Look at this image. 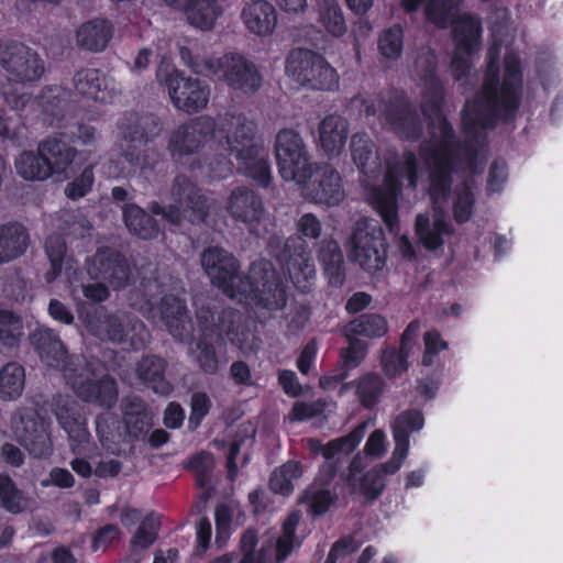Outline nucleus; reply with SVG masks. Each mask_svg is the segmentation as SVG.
I'll use <instances>...</instances> for the list:
<instances>
[{"instance_id":"37","label":"nucleus","mask_w":563,"mask_h":563,"mask_svg":"<svg viewBox=\"0 0 563 563\" xmlns=\"http://www.w3.org/2000/svg\"><path fill=\"white\" fill-rule=\"evenodd\" d=\"M241 16L246 29L258 36L272 34L277 24L276 10L265 0H257L245 5Z\"/></svg>"},{"instance_id":"39","label":"nucleus","mask_w":563,"mask_h":563,"mask_svg":"<svg viewBox=\"0 0 563 563\" xmlns=\"http://www.w3.org/2000/svg\"><path fill=\"white\" fill-rule=\"evenodd\" d=\"M30 243L24 225L9 222L0 225V264L9 263L22 256Z\"/></svg>"},{"instance_id":"56","label":"nucleus","mask_w":563,"mask_h":563,"mask_svg":"<svg viewBox=\"0 0 563 563\" xmlns=\"http://www.w3.org/2000/svg\"><path fill=\"white\" fill-rule=\"evenodd\" d=\"M15 169L26 180H45L51 176L49 168L40 153L23 152L15 161Z\"/></svg>"},{"instance_id":"43","label":"nucleus","mask_w":563,"mask_h":563,"mask_svg":"<svg viewBox=\"0 0 563 563\" xmlns=\"http://www.w3.org/2000/svg\"><path fill=\"white\" fill-rule=\"evenodd\" d=\"M122 216L125 227L133 235L143 240H152L158 235L159 229L156 220L137 205L126 203L123 206Z\"/></svg>"},{"instance_id":"38","label":"nucleus","mask_w":563,"mask_h":563,"mask_svg":"<svg viewBox=\"0 0 563 563\" xmlns=\"http://www.w3.org/2000/svg\"><path fill=\"white\" fill-rule=\"evenodd\" d=\"M37 151L47 164L51 176L66 173L76 156V150L57 136H51L42 141Z\"/></svg>"},{"instance_id":"20","label":"nucleus","mask_w":563,"mask_h":563,"mask_svg":"<svg viewBox=\"0 0 563 563\" xmlns=\"http://www.w3.org/2000/svg\"><path fill=\"white\" fill-rule=\"evenodd\" d=\"M303 180H294L302 189L307 199L320 205L338 206L344 199L342 179L339 172L329 164H314L306 169Z\"/></svg>"},{"instance_id":"63","label":"nucleus","mask_w":563,"mask_h":563,"mask_svg":"<svg viewBox=\"0 0 563 563\" xmlns=\"http://www.w3.org/2000/svg\"><path fill=\"white\" fill-rule=\"evenodd\" d=\"M380 364L385 375L395 378L408 369V361L397 352L396 347L386 346L382 350Z\"/></svg>"},{"instance_id":"5","label":"nucleus","mask_w":563,"mask_h":563,"mask_svg":"<svg viewBox=\"0 0 563 563\" xmlns=\"http://www.w3.org/2000/svg\"><path fill=\"white\" fill-rule=\"evenodd\" d=\"M232 299L272 314L283 310L288 302L287 279L271 261L258 258L251 264L247 276Z\"/></svg>"},{"instance_id":"51","label":"nucleus","mask_w":563,"mask_h":563,"mask_svg":"<svg viewBox=\"0 0 563 563\" xmlns=\"http://www.w3.org/2000/svg\"><path fill=\"white\" fill-rule=\"evenodd\" d=\"M474 179L467 177L461 183L456 184L452 195V212L453 218L457 223L467 222L472 214L475 205L474 196Z\"/></svg>"},{"instance_id":"53","label":"nucleus","mask_w":563,"mask_h":563,"mask_svg":"<svg viewBox=\"0 0 563 563\" xmlns=\"http://www.w3.org/2000/svg\"><path fill=\"white\" fill-rule=\"evenodd\" d=\"M355 387L356 396L365 408H373L385 390V382L380 375L367 373L358 379L344 385V388Z\"/></svg>"},{"instance_id":"2","label":"nucleus","mask_w":563,"mask_h":563,"mask_svg":"<svg viewBox=\"0 0 563 563\" xmlns=\"http://www.w3.org/2000/svg\"><path fill=\"white\" fill-rule=\"evenodd\" d=\"M257 125L242 113H227L218 123L200 117L178 126L169 136L167 148L175 161L196 153L212 135L236 159L241 174L266 188L272 169Z\"/></svg>"},{"instance_id":"54","label":"nucleus","mask_w":563,"mask_h":563,"mask_svg":"<svg viewBox=\"0 0 563 563\" xmlns=\"http://www.w3.org/2000/svg\"><path fill=\"white\" fill-rule=\"evenodd\" d=\"M345 335L354 334L367 338H382L388 331L387 320L377 313H364L345 325Z\"/></svg>"},{"instance_id":"21","label":"nucleus","mask_w":563,"mask_h":563,"mask_svg":"<svg viewBox=\"0 0 563 563\" xmlns=\"http://www.w3.org/2000/svg\"><path fill=\"white\" fill-rule=\"evenodd\" d=\"M212 77L225 82L231 89L245 95L256 92L262 76L256 65L240 54H225L213 62Z\"/></svg>"},{"instance_id":"27","label":"nucleus","mask_w":563,"mask_h":563,"mask_svg":"<svg viewBox=\"0 0 563 563\" xmlns=\"http://www.w3.org/2000/svg\"><path fill=\"white\" fill-rule=\"evenodd\" d=\"M120 408L128 443L145 441L153 427V415L145 401L139 396H125Z\"/></svg>"},{"instance_id":"1","label":"nucleus","mask_w":563,"mask_h":563,"mask_svg":"<svg viewBox=\"0 0 563 563\" xmlns=\"http://www.w3.org/2000/svg\"><path fill=\"white\" fill-rule=\"evenodd\" d=\"M500 45L494 43L487 52V67L483 86L474 100H466L462 111V128L465 134L464 150H439L444 144L445 125L438 126L431 145H420V155L428 166V192L433 212L419 213L415 230L420 243L429 251L441 247L444 238L453 230L446 221L444 205L448 203L454 175L461 167L472 174L482 172L478 166L479 153L486 139V130L493 129L498 120L514 118L521 100L522 76L519 59L514 55L505 57V75L499 80Z\"/></svg>"},{"instance_id":"16","label":"nucleus","mask_w":563,"mask_h":563,"mask_svg":"<svg viewBox=\"0 0 563 563\" xmlns=\"http://www.w3.org/2000/svg\"><path fill=\"white\" fill-rule=\"evenodd\" d=\"M11 427L16 441L36 459H45L53 453L49 421L32 408H19L11 418Z\"/></svg>"},{"instance_id":"18","label":"nucleus","mask_w":563,"mask_h":563,"mask_svg":"<svg viewBox=\"0 0 563 563\" xmlns=\"http://www.w3.org/2000/svg\"><path fill=\"white\" fill-rule=\"evenodd\" d=\"M87 273L93 280H101L113 290L135 285V267L118 250L100 247L86 261Z\"/></svg>"},{"instance_id":"10","label":"nucleus","mask_w":563,"mask_h":563,"mask_svg":"<svg viewBox=\"0 0 563 563\" xmlns=\"http://www.w3.org/2000/svg\"><path fill=\"white\" fill-rule=\"evenodd\" d=\"M173 203L163 206L157 201L150 203V210L178 227L183 220L191 223L203 222L209 213L207 198L197 184L184 174L177 175L170 186Z\"/></svg>"},{"instance_id":"52","label":"nucleus","mask_w":563,"mask_h":563,"mask_svg":"<svg viewBox=\"0 0 563 563\" xmlns=\"http://www.w3.org/2000/svg\"><path fill=\"white\" fill-rule=\"evenodd\" d=\"M349 342V346L341 352V358L344 368L340 371L339 374L333 375L332 377H324L320 379L321 386H327L330 380H334L335 383H340L345 379L349 375L347 368H354L361 364V362L365 358L367 353V344L366 342L357 339L354 334L345 335Z\"/></svg>"},{"instance_id":"49","label":"nucleus","mask_w":563,"mask_h":563,"mask_svg":"<svg viewBox=\"0 0 563 563\" xmlns=\"http://www.w3.org/2000/svg\"><path fill=\"white\" fill-rule=\"evenodd\" d=\"M122 157L132 170L144 174L152 172L157 165L159 152L151 143L147 145L131 144L122 148Z\"/></svg>"},{"instance_id":"42","label":"nucleus","mask_w":563,"mask_h":563,"mask_svg":"<svg viewBox=\"0 0 563 563\" xmlns=\"http://www.w3.org/2000/svg\"><path fill=\"white\" fill-rule=\"evenodd\" d=\"M318 258L323 266L329 283L333 286L343 285L345 279L344 257L339 243L333 239H324L320 243Z\"/></svg>"},{"instance_id":"11","label":"nucleus","mask_w":563,"mask_h":563,"mask_svg":"<svg viewBox=\"0 0 563 563\" xmlns=\"http://www.w3.org/2000/svg\"><path fill=\"white\" fill-rule=\"evenodd\" d=\"M86 324L96 338L112 343L129 342L133 350L144 349L151 340L144 322L128 312L109 313L99 309L92 316H87Z\"/></svg>"},{"instance_id":"64","label":"nucleus","mask_w":563,"mask_h":563,"mask_svg":"<svg viewBox=\"0 0 563 563\" xmlns=\"http://www.w3.org/2000/svg\"><path fill=\"white\" fill-rule=\"evenodd\" d=\"M63 229L75 238H84L91 229L88 218L80 211H65L60 217Z\"/></svg>"},{"instance_id":"4","label":"nucleus","mask_w":563,"mask_h":563,"mask_svg":"<svg viewBox=\"0 0 563 563\" xmlns=\"http://www.w3.org/2000/svg\"><path fill=\"white\" fill-rule=\"evenodd\" d=\"M460 0H428L427 18L439 27L453 25V38L456 51L451 62V71L455 80H462L471 70L470 55L479 45L482 26L477 18L456 14Z\"/></svg>"},{"instance_id":"30","label":"nucleus","mask_w":563,"mask_h":563,"mask_svg":"<svg viewBox=\"0 0 563 563\" xmlns=\"http://www.w3.org/2000/svg\"><path fill=\"white\" fill-rule=\"evenodd\" d=\"M40 358L47 366L63 368L65 376L71 373L74 364L67 362L68 353L58 334L52 329H36L30 336Z\"/></svg>"},{"instance_id":"28","label":"nucleus","mask_w":563,"mask_h":563,"mask_svg":"<svg viewBox=\"0 0 563 563\" xmlns=\"http://www.w3.org/2000/svg\"><path fill=\"white\" fill-rule=\"evenodd\" d=\"M158 313L173 338L180 342H192L194 324L184 300L173 295L163 296Z\"/></svg>"},{"instance_id":"55","label":"nucleus","mask_w":563,"mask_h":563,"mask_svg":"<svg viewBox=\"0 0 563 563\" xmlns=\"http://www.w3.org/2000/svg\"><path fill=\"white\" fill-rule=\"evenodd\" d=\"M0 507L13 515L30 508V499L7 474H0Z\"/></svg>"},{"instance_id":"40","label":"nucleus","mask_w":563,"mask_h":563,"mask_svg":"<svg viewBox=\"0 0 563 563\" xmlns=\"http://www.w3.org/2000/svg\"><path fill=\"white\" fill-rule=\"evenodd\" d=\"M385 463L376 465L364 474L352 477L347 482L351 494H356L364 498V505H371L383 494L386 483L384 476L393 475L384 468Z\"/></svg>"},{"instance_id":"48","label":"nucleus","mask_w":563,"mask_h":563,"mask_svg":"<svg viewBox=\"0 0 563 563\" xmlns=\"http://www.w3.org/2000/svg\"><path fill=\"white\" fill-rule=\"evenodd\" d=\"M56 419L70 440L71 451H76L78 446L87 443L90 439V433L86 427V421L79 415L70 412L64 406H56L54 409Z\"/></svg>"},{"instance_id":"58","label":"nucleus","mask_w":563,"mask_h":563,"mask_svg":"<svg viewBox=\"0 0 563 563\" xmlns=\"http://www.w3.org/2000/svg\"><path fill=\"white\" fill-rule=\"evenodd\" d=\"M301 476V465L296 461H288L276 468L269 477V487L273 492L288 495L292 492V481Z\"/></svg>"},{"instance_id":"61","label":"nucleus","mask_w":563,"mask_h":563,"mask_svg":"<svg viewBox=\"0 0 563 563\" xmlns=\"http://www.w3.org/2000/svg\"><path fill=\"white\" fill-rule=\"evenodd\" d=\"M336 496L330 489L310 487L308 488L300 501L307 504L308 510L314 515L320 516L328 511L330 506L334 503Z\"/></svg>"},{"instance_id":"6","label":"nucleus","mask_w":563,"mask_h":563,"mask_svg":"<svg viewBox=\"0 0 563 563\" xmlns=\"http://www.w3.org/2000/svg\"><path fill=\"white\" fill-rule=\"evenodd\" d=\"M351 107L367 117L379 114L404 140L418 139L422 132L420 115L402 91L385 90L374 97L357 95L351 99Z\"/></svg>"},{"instance_id":"8","label":"nucleus","mask_w":563,"mask_h":563,"mask_svg":"<svg viewBox=\"0 0 563 563\" xmlns=\"http://www.w3.org/2000/svg\"><path fill=\"white\" fill-rule=\"evenodd\" d=\"M418 173L416 155L405 152L400 157L387 162L383 185L371 190L369 200L390 232L398 229V195L402 180H407V187L416 189Z\"/></svg>"},{"instance_id":"36","label":"nucleus","mask_w":563,"mask_h":563,"mask_svg":"<svg viewBox=\"0 0 563 563\" xmlns=\"http://www.w3.org/2000/svg\"><path fill=\"white\" fill-rule=\"evenodd\" d=\"M319 141L322 150L330 157L339 156L345 146L350 125L340 114H329L319 124Z\"/></svg>"},{"instance_id":"45","label":"nucleus","mask_w":563,"mask_h":563,"mask_svg":"<svg viewBox=\"0 0 563 563\" xmlns=\"http://www.w3.org/2000/svg\"><path fill=\"white\" fill-rule=\"evenodd\" d=\"M45 253L51 263V269L45 274L47 283L55 282L62 272L73 268V257L67 255V245L63 235L51 234L45 241Z\"/></svg>"},{"instance_id":"29","label":"nucleus","mask_w":563,"mask_h":563,"mask_svg":"<svg viewBox=\"0 0 563 563\" xmlns=\"http://www.w3.org/2000/svg\"><path fill=\"white\" fill-rule=\"evenodd\" d=\"M300 515L296 511L289 514L283 525V534L278 538L275 550L272 544L262 545L258 551L244 554L241 563H278L284 561L292 550L296 527Z\"/></svg>"},{"instance_id":"57","label":"nucleus","mask_w":563,"mask_h":563,"mask_svg":"<svg viewBox=\"0 0 563 563\" xmlns=\"http://www.w3.org/2000/svg\"><path fill=\"white\" fill-rule=\"evenodd\" d=\"M209 339L200 334L195 349L191 350V355L205 374L214 375L222 366V362L216 352L213 343L208 341Z\"/></svg>"},{"instance_id":"14","label":"nucleus","mask_w":563,"mask_h":563,"mask_svg":"<svg viewBox=\"0 0 563 563\" xmlns=\"http://www.w3.org/2000/svg\"><path fill=\"white\" fill-rule=\"evenodd\" d=\"M286 71L301 86L316 90H333L339 84L336 70L320 54L306 48L290 52Z\"/></svg>"},{"instance_id":"12","label":"nucleus","mask_w":563,"mask_h":563,"mask_svg":"<svg viewBox=\"0 0 563 563\" xmlns=\"http://www.w3.org/2000/svg\"><path fill=\"white\" fill-rule=\"evenodd\" d=\"M101 366L98 360L77 358L76 367H80L81 373L77 374L75 368L71 373L67 374V380L77 397L82 401L111 409L118 400L117 382L108 375L97 380L90 378V376L98 375Z\"/></svg>"},{"instance_id":"46","label":"nucleus","mask_w":563,"mask_h":563,"mask_svg":"<svg viewBox=\"0 0 563 563\" xmlns=\"http://www.w3.org/2000/svg\"><path fill=\"white\" fill-rule=\"evenodd\" d=\"M96 432L102 446L111 453H117L122 443H128L124 429L113 413H101L96 418Z\"/></svg>"},{"instance_id":"47","label":"nucleus","mask_w":563,"mask_h":563,"mask_svg":"<svg viewBox=\"0 0 563 563\" xmlns=\"http://www.w3.org/2000/svg\"><path fill=\"white\" fill-rule=\"evenodd\" d=\"M25 371L16 362H9L0 368V399L14 401L24 390Z\"/></svg>"},{"instance_id":"9","label":"nucleus","mask_w":563,"mask_h":563,"mask_svg":"<svg viewBox=\"0 0 563 563\" xmlns=\"http://www.w3.org/2000/svg\"><path fill=\"white\" fill-rule=\"evenodd\" d=\"M196 319L199 331L205 338L216 336L218 340L227 338L244 354L260 347V340L250 331L246 318L238 309L199 306L196 310Z\"/></svg>"},{"instance_id":"32","label":"nucleus","mask_w":563,"mask_h":563,"mask_svg":"<svg viewBox=\"0 0 563 563\" xmlns=\"http://www.w3.org/2000/svg\"><path fill=\"white\" fill-rule=\"evenodd\" d=\"M350 147L352 159L364 177L362 183L368 186L383 170L375 144L366 133H355L351 137Z\"/></svg>"},{"instance_id":"26","label":"nucleus","mask_w":563,"mask_h":563,"mask_svg":"<svg viewBox=\"0 0 563 563\" xmlns=\"http://www.w3.org/2000/svg\"><path fill=\"white\" fill-rule=\"evenodd\" d=\"M424 426V418L419 410H405L391 423L395 448L391 457L385 462L387 473H397L409 452V434L418 432Z\"/></svg>"},{"instance_id":"31","label":"nucleus","mask_w":563,"mask_h":563,"mask_svg":"<svg viewBox=\"0 0 563 563\" xmlns=\"http://www.w3.org/2000/svg\"><path fill=\"white\" fill-rule=\"evenodd\" d=\"M164 3L177 11L184 12L190 25L202 31L214 27L222 8L219 0H163Z\"/></svg>"},{"instance_id":"3","label":"nucleus","mask_w":563,"mask_h":563,"mask_svg":"<svg viewBox=\"0 0 563 563\" xmlns=\"http://www.w3.org/2000/svg\"><path fill=\"white\" fill-rule=\"evenodd\" d=\"M0 95L14 110H22L31 101L23 88L38 82L46 74V62L33 47L16 40L0 41Z\"/></svg>"},{"instance_id":"23","label":"nucleus","mask_w":563,"mask_h":563,"mask_svg":"<svg viewBox=\"0 0 563 563\" xmlns=\"http://www.w3.org/2000/svg\"><path fill=\"white\" fill-rule=\"evenodd\" d=\"M165 85L174 107L180 111L198 112L209 101L208 85L197 78L186 77L178 70H173L166 76Z\"/></svg>"},{"instance_id":"25","label":"nucleus","mask_w":563,"mask_h":563,"mask_svg":"<svg viewBox=\"0 0 563 563\" xmlns=\"http://www.w3.org/2000/svg\"><path fill=\"white\" fill-rule=\"evenodd\" d=\"M76 92L96 102H111L122 91L113 76L97 68H80L73 76Z\"/></svg>"},{"instance_id":"44","label":"nucleus","mask_w":563,"mask_h":563,"mask_svg":"<svg viewBox=\"0 0 563 563\" xmlns=\"http://www.w3.org/2000/svg\"><path fill=\"white\" fill-rule=\"evenodd\" d=\"M318 23L333 37H342L347 25L342 7L336 0H317L313 7Z\"/></svg>"},{"instance_id":"33","label":"nucleus","mask_w":563,"mask_h":563,"mask_svg":"<svg viewBox=\"0 0 563 563\" xmlns=\"http://www.w3.org/2000/svg\"><path fill=\"white\" fill-rule=\"evenodd\" d=\"M162 130L161 122L157 117L145 113L139 114L125 113L120 122V131L122 133L125 145L143 144L147 145L159 134Z\"/></svg>"},{"instance_id":"22","label":"nucleus","mask_w":563,"mask_h":563,"mask_svg":"<svg viewBox=\"0 0 563 563\" xmlns=\"http://www.w3.org/2000/svg\"><path fill=\"white\" fill-rule=\"evenodd\" d=\"M230 217L243 223L251 234L261 235L262 227L268 219V211L262 197L251 188H234L225 207Z\"/></svg>"},{"instance_id":"59","label":"nucleus","mask_w":563,"mask_h":563,"mask_svg":"<svg viewBox=\"0 0 563 563\" xmlns=\"http://www.w3.org/2000/svg\"><path fill=\"white\" fill-rule=\"evenodd\" d=\"M404 46V32L399 25L384 30L378 37V52L386 60H396L401 56Z\"/></svg>"},{"instance_id":"13","label":"nucleus","mask_w":563,"mask_h":563,"mask_svg":"<svg viewBox=\"0 0 563 563\" xmlns=\"http://www.w3.org/2000/svg\"><path fill=\"white\" fill-rule=\"evenodd\" d=\"M351 258L368 273L380 271L387 258L385 236L379 223L374 219L362 218L353 227Z\"/></svg>"},{"instance_id":"7","label":"nucleus","mask_w":563,"mask_h":563,"mask_svg":"<svg viewBox=\"0 0 563 563\" xmlns=\"http://www.w3.org/2000/svg\"><path fill=\"white\" fill-rule=\"evenodd\" d=\"M435 70V55L429 49L422 51L416 59V71L423 85L421 110L429 121V139L421 143V145H431L434 139L433 134H437L435 130L443 123L448 131L443 133L444 144L439 145V150H464L465 142L461 143L456 139L452 125L441 112L444 90Z\"/></svg>"},{"instance_id":"34","label":"nucleus","mask_w":563,"mask_h":563,"mask_svg":"<svg viewBox=\"0 0 563 563\" xmlns=\"http://www.w3.org/2000/svg\"><path fill=\"white\" fill-rule=\"evenodd\" d=\"M167 361L159 355H143L135 363V375L137 379L155 394L168 396L173 391V385L166 379L165 372Z\"/></svg>"},{"instance_id":"41","label":"nucleus","mask_w":563,"mask_h":563,"mask_svg":"<svg viewBox=\"0 0 563 563\" xmlns=\"http://www.w3.org/2000/svg\"><path fill=\"white\" fill-rule=\"evenodd\" d=\"M112 36V26L106 20L95 19L82 23L76 32V44L90 52L103 51Z\"/></svg>"},{"instance_id":"35","label":"nucleus","mask_w":563,"mask_h":563,"mask_svg":"<svg viewBox=\"0 0 563 563\" xmlns=\"http://www.w3.org/2000/svg\"><path fill=\"white\" fill-rule=\"evenodd\" d=\"M43 120L48 125L62 126L69 108V92L57 85L42 88L36 97Z\"/></svg>"},{"instance_id":"24","label":"nucleus","mask_w":563,"mask_h":563,"mask_svg":"<svg viewBox=\"0 0 563 563\" xmlns=\"http://www.w3.org/2000/svg\"><path fill=\"white\" fill-rule=\"evenodd\" d=\"M369 421H363L358 423L349 434L333 439L325 445L316 443L317 446H312L313 451H320L324 457V463L320 468V476L324 483L331 482L334 476L343 466V459L341 454L352 453L356 446L363 440L366 430L369 426Z\"/></svg>"},{"instance_id":"17","label":"nucleus","mask_w":563,"mask_h":563,"mask_svg":"<svg viewBox=\"0 0 563 563\" xmlns=\"http://www.w3.org/2000/svg\"><path fill=\"white\" fill-rule=\"evenodd\" d=\"M274 150L280 177L286 181L303 180L312 162L300 133L291 128L282 129L276 134Z\"/></svg>"},{"instance_id":"15","label":"nucleus","mask_w":563,"mask_h":563,"mask_svg":"<svg viewBox=\"0 0 563 563\" xmlns=\"http://www.w3.org/2000/svg\"><path fill=\"white\" fill-rule=\"evenodd\" d=\"M267 251L283 267L296 285L309 283L316 276L314 265L307 250L306 241L298 235L284 238L277 234L269 236Z\"/></svg>"},{"instance_id":"19","label":"nucleus","mask_w":563,"mask_h":563,"mask_svg":"<svg viewBox=\"0 0 563 563\" xmlns=\"http://www.w3.org/2000/svg\"><path fill=\"white\" fill-rule=\"evenodd\" d=\"M200 263L214 286L231 299L236 296L246 276L241 273L239 261L232 253L220 246H209L202 251Z\"/></svg>"},{"instance_id":"62","label":"nucleus","mask_w":563,"mask_h":563,"mask_svg":"<svg viewBox=\"0 0 563 563\" xmlns=\"http://www.w3.org/2000/svg\"><path fill=\"white\" fill-rule=\"evenodd\" d=\"M159 527L157 518L153 515L146 516L132 538V548L147 549L156 541Z\"/></svg>"},{"instance_id":"60","label":"nucleus","mask_w":563,"mask_h":563,"mask_svg":"<svg viewBox=\"0 0 563 563\" xmlns=\"http://www.w3.org/2000/svg\"><path fill=\"white\" fill-rule=\"evenodd\" d=\"M136 276L140 277V283L135 285V291L144 298L146 305H152V301L164 291L156 268L148 265L141 271L135 269Z\"/></svg>"},{"instance_id":"50","label":"nucleus","mask_w":563,"mask_h":563,"mask_svg":"<svg viewBox=\"0 0 563 563\" xmlns=\"http://www.w3.org/2000/svg\"><path fill=\"white\" fill-rule=\"evenodd\" d=\"M22 336L21 317L9 310H0V353L10 355L19 347Z\"/></svg>"}]
</instances>
